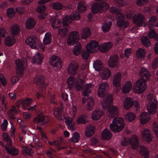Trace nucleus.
I'll use <instances>...</instances> for the list:
<instances>
[{
    "mask_svg": "<svg viewBox=\"0 0 158 158\" xmlns=\"http://www.w3.org/2000/svg\"><path fill=\"white\" fill-rule=\"evenodd\" d=\"M113 100L112 96L107 95L105 99L101 103L102 108L104 109H107L108 112V116L110 118H113L117 116L119 113L118 107L113 105L111 103Z\"/></svg>",
    "mask_w": 158,
    "mask_h": 158,
    "instance_id": "f257e3e1",
    "label": "nucleus"
},
{
    "mask_svg": "<svg viewBox=\"0 0 158 158\" xmlns=\"http://www.w3.org/2000/svg\"><path fill=\"white\" fill-rule=\"evenodd\" d=\"M124 126L123 119L121 117L114 119L112 123L110 125L111 131L115 132H118L122 131Z\"/></svg>",
    "mask_w": 158,
    "mask_h": 158,
    "instance_id": "f03ea898",
    "label": "nucleus"
},
{
    "mask_svg": "<svg viewBox=\"0 0 158 158\" xmlns=\"http://www.w3.org/2000/svg\"><path fill=\"white\" fill-rule=\"evenodd\" d=\"M147 87L146 80L140 79L137 80L134 85L133 90L136 93L141 94L146 90Z\"/></svg>",
    "mask_w": 158,
    "mask_h": 158,
    "instance_id": "7ed1b4c3",
    "label": "nucleus"
},
{
    "mask_svg": "<svg viewBox=\"0 0 158 158\" xmlns=\"http://www.w3.org/2000/svg\"><path fill=\"white\" fill-rule=\"evenodd\" d=\"M109 7V4L106 2H96L91 6V10L92 13L94 14L102 13L107 10Z\"/></svg>",
    "mask_w": 158,
    "mask_h": 158,
    "instance_id": "20e7f679",
    "label": "nucleus"
},
{
    "mask_svg": "<svg viewBox=\"0 0 158 158\" xmlns=\"http://www.w3.org/2000/svg\"><path fill=\"white\" fill-rule=\"evenodd\" d=\"M15 64L17 74L19 76H22L23 74L24 68L27 64L26 59H18L15 60Z\"/></svg>",
    "mask_w": 158,
    "mask_h": 158,
    "instance_id": "39448f33",
    "label": "nucleus"
},
{
    "mask_svg": "<svg viewBox=\"0 0 158 158\" xmlns=\"http://www.w3.org/2000/svg\"><path fill=\"white\" fill-rule=\"evenodd\" d=\"M79 34L77 31L70 32L66 40L69 45H73L77 44L79 40Z\"/></svg>",
    "mask_w": 158,
    "mask_h": 158,
    "instance_id": "423d86ee",
    "label": "nucleus"
},
{
    "mask_svg": "<svg viewBox=\"0 0 158 158\" xmlns=\"http://www.w3.org/2000/svg\"><path fill=\"white\" fill-rule=\"evenodd\" d=\"M99 45L96 40H93L90 41L86 45V50L89 53L97 52L99 49Z\"/></svg>",
    "mask_w": 158,
    "mask_h": 158,
    "instance_id": "0eeeda50",
    "label": "nucleus"
},
{
    "mask_svg": "<svg viewBox=\"0 0 158 158\" xmlns=\"http://www.w3.org/2000/svg\"><path fill=\"white\" fill-rule=\"evenodd\" d=\"M109 85L106 82H103L99 86L98 91V94L101 98H103L106 96L103 101L105 99L106 97L109 94H107L106 90L108 89Z\"/></svg>",
    "mask_w": 158,
    "mask_h": 158,
    "instance_id": "6e6552de",
    "label": "nucleus"
},
{
    "mask_svg": "<svg viewBox=\"0 0 158 158\" xmlns=\"http://www.w3.org/2000/svg\"><path fill=\"white\" fill-rule=\"evenodd\" d=\"M145 20L146 19L144 15L140 13L135 14L133 17L134 23L139 27L142 26Z\"/></svg>",
    "mask_w": 158,
    "mask_h": 158,
    "instance_id": "1a4fd4ad",
    "label": "nucleus"
},
{
    "mask_svg": "<svg viewBox=\"0 0 158 158\" xmlns=\"http://www.w3.org/2000/svg\"><path fill=\"white\" fill-rule=\"evenodd\" d=\"M78 65L75 61L71 62L68 69V73L70 75H75L78 70Z\"/></svg>",
    "mask_w": 158,
    "mask_h": 158,
    "instance_id": "9d476101",
    "label": "nucleus"
},
{
    "mask_svg": "<svg viewBox=\"0 0 158 158\" xmlns=\"http://www.w3.org/2000/svg\"><path fill=\"white\" fill-rule=\"evenodd\" d=\"M38 39L35 35H31L25 41L27 44L29 45L32 48H35L37 46Z\"/></svg>",
    "mask_w": 158,
    "mask_h": 158,
    "instance_id": "9b49d317",
    "label": "nucleus"
},
{
    "mask_svg": "<svg viewBox=\"0 0 158 158\" xmlns=\"http://www.w3.org/2000/svg\"><path fill=\"white\" fill-rule=\"evenodd\" d=\"M119 60L118 56L116 55L111 56L108 60V65L110 68H113L116 67Z\"/></svg>",
    "mask_w": 158,
    "mask_h": 158,
    "instance_id": "f8f14e48",
    "label": "nucleus"
},
{
    "mask_svg": "<svg viewBox=\"0 0 158 158\" xmlns=\"http://www.w3.org/2000/svg\"><path fill=\"white\" fill-rule=\"evenodd\" d=\"M118 26L120 30H123L126 28L128 26L129 23L127 21H124V15H120V17L118 18Z\"/></svg>",
    "mask_w": 158,
    "mask_h": 158,
    "instance_id": "ddd939ff",
    "label": "nucleus"
},
{
    "mask_svg": "<svg viewBox=\"0 0 158 158\" xmlns=\"http://www.w3.org/2000/svg\"><path fill=\"white\" fill-rule=\"evenodd\" d=\"M49 121V119L47 117L42 115L38 116L33 119L34 123H41L42 125H44L48 123Z\"/></svg>",
    "mask_w": 158,
    "mask_h": 158,
    "instance_id": "4468645a",
    "label": "nucleus"
},
{
    "mask_svg": "<svg viewBox=\"0 0 158 158\" xmlns=\"http://www.w3.org/2000/svg\"><path fill=\"white\" fill-rule=\"evenodd\" d=\"M51 64L55 67L60 68L61 62L60 58L58 56L53 55L51 57L50 59Z\"/></svg>",
    "mask_w": 158,
    "mask_h": 158,
    "instance_id": "2eb2a0df",
    "label": "nucleus"
},
{
    "mask_svg": "<svg viewBox=\"0 0 158 158\" xmlns=\"http://www.w3.org/2000/svg\"><path fill=\"white\" fill-rule=\"evenodd\" d=\"M21 30L20 26L16 24H14L12 25L9 29L10 34L13 36H16L18 35Z\"/></svg>",
    "mask_w": 158,
    "mask_h": 158,
    "instance_id": "dca6fc26",
    "label": "nucleus"
},
{
    "mask_svg": "<svg viewBox=\"0 0 158 158\" xmlns=\"http://www.w3.org/2000/svg\"><path fill=\"white\" fill-rule=\"evenodd\" d=\"M157 106L155 102L148 103L147 105V109L150 114H155L157 110Z\"/></svg>",
    "mask_w": 158,
    "mask_h": 158,
    "instance_id": "f3484780",
    "label": "nucleus"
},
{
    "mask_svg": "<svg viewBox=\"0 0 158 158\" xmlns=\"http://www.w3.org/2000/svg\"><path fill=\"white\" fill-rule=\"evenodd\" d=\"M134 105V100L132 98H126L123 101V107L126 110H129Z\"/></svg>",
    "mask_w": 158,
    "mask_h": 158,
    "instance_id": "a211bd4d",
    "label": "nucleus"
},
{
    "mask_svg": "<svg viewBox=\"0 0 158 158\" xmlns=\"http://www.w3.org/2000/svg\"><path fill=\"white\" fill-rule=\"evenodd\" d=\"M142 135L143 139L145 141L150 142L152 141L151 134L148 129H144L142 131Z\"/></svg>",
    "mask_w": 158,
    "mask_h": 158,
    "instance_id": "6ab92c4d",
    "label": "nucleus"
},
{
    "mask_svg": "<svg viewBox=\"0 0 158 158\" xmlns=\"http://www.w3.org/2000/svg\"><path fill=\"white\" fill-rule=\"evenodd\" d=\"M151 118L148 115L147 112H143L139 116V119L141 124H144L148 122Z\"/></svg>",
    "mask_w": 158,
    "mask_h": 158,
    "instance_id": "aec40b11",
    "label": "nucleus"
},
{
    "mask_svg": "<svg viewBox=\"0 0 158 158\" xmlns=\"http://www.w3.org/2000/svg\"><path fill=\"white\" fill-rule=\"evenodd\" d=\"M112 44L110 42L102 43L99 46V49L101 52L105 53L107 52L111 48Z\"/></svg>",
    "mask_w": 158,
    "mask_h": 158,
    "instance_id": "412c9836",
    "label": "nucleus"
},
{
    "mask_svg": "<svg viewBox=\"0 0 158 158\" xmlns=\"http://www.w3.org/2000/svg\"><path fill=\"white\" fill-rule=\"evenodd\" d=\"M65 122L69 130L73 131L75 130L76 127L75 125V122L72 118L67 117Z\"/></svg>",
    "mask_w": 158,
    "mask_h": 158,
    "instance_id": "4be33fe9",
    "label": "nucleus"
},
{
    "mask_svg": "<svg viewBox=\"0 0 158 158\" xmlns=\"http://www.w3.org/2000/svg\"><path fill=\"white\" fill-rule=\"evenodd\" d=\"M104 113L100 109H97L92 113L91 115L92 119L94 120H97L100 119L103 115Z\"/></svg>",
    "mask_w": 158,
    "mask_h": 158,
    "instance_id": "5701e85b",
    "label": "nucleus"
},
{
    "mask_svg": "<svg viewBox=\"0 0 158 158\" xmlns=\"http://www.w3.org/2000/svg\"><path fill=\"white\" fill-rule=\"evenodd\" d=\"M122 74L119 72L115 73L113 77V85H116L121 84V81L122 77Z\"/></svg>",
    "mask_w": 158,
    "mask_h": 158,
    "instance_id": "b1692460",
    "label": "nucleus"
},
{
    "mask_svg": "<svg viewBox=\"0 0 158 158\" xmlns=\"http://www.w3.org/2000/svg\"><path fill=\"white\" fill-rule=\"evenodd\" d=\"M132 85L130 81H127L125 82L122 87V91L125 94L129 93L132 89Z\"/></svg>",
    "mask_w": 158,
    "mask_h": 158,
    "instance_id": "393cba45",
    "label": "nucleus"
},
{
    "mask_svg": "<svg viewBox=\"0 0 158 158\" xmlns=\"http://www.w3.org/2000/svg\"><path fill=\"white\" fill-rule=\"evenodd\" d=\"M36 23V21L34 18H30L27 20L26 22V27L31 30L34 28Z\"/></svg>",
    "mask_w": 158,
    "mask_h": 158,
    "instance_id": "a878e982",
    "label": "nucleus"
},
{
    "mask_svg": "<svg viewBox=\"0 0 158 158\" xmlns=\"http://www.w3.org/2000/svg\"><path fill=\"white\" fill-rule=\"evenodd\" d=\"M129 139L130 143L133 149H135L138 147L139 144V139L137 136L135 135H133Z\"/></svg>",
    "mask_w": 158,
    "mask_h": 158,
    "instance_id": "bb28decb",
    "label": "nucleus"
},
{
    "mask_svg": "<svg viewBox=\"0 0 158 158\" xmlns=\"http://www.w3.org/2000/svg\"><path fill=\"white\" fill-rule=\"evenodd\" d=\"M43 58L44 56L42 54L37 53L33 57L32 61L38 64H40L42 62Z\"/></svg>",
    "mask_w": 158,
    "mask_h": 158,
    "instance_id": "cd10ccee",
    "label": "nucleus"
},
{
    "mask_svg": "<svg viewBox=\"0 0 158 158\" xmlns=\"http://www.w3.org/2000/svg\"><path fill=\"white\" fill-rule=\"evenodd\" d=\"M63 108L61 107L60 108H56L54 111V114L55 116L59 120H63L64 117L62 116Z\"/></svg>",
    "mask_w": 158,
    "mask_h": 158,
    "instance_id": "c85d7f7f",
    "label": "nucleus"
},
{
    "mask_svg": "<svg viewBox=\"0 0 158 158\" xmlns=\"http://www.w3.org/2000/svg\"><path fill=\"white\" fill-rule=\"evenodd\" d=\"M88 115L86 114L81 115L77 119V123L78 124H84L89 121Z\"/></svg>",
    "mask_w": 158,
    "mask_h": 158,
    "instance_id": "c756f323",
    "label": "nucleus"
},
{
    "mask_svg": "<svg viewBox=\"0 0 158 158\" xmlns=\"http://www.w3.org/2000/svg\"><path fill=\"white\" fill-rule=\"evenodd\" d=\"M111 74L110 71L107 68L104 69L101 72L100 75L103 80L108 79Z\"/></svg>",
    "mask_w": 158,
    "mask_h": 158,
    "instance_id": "7c9ffc66",
    "label": "nucleus"
},
{
    "mask_svg": "<svg viewBox=\"0 0 158 158\" xmlns=\"http://www.w3.org/2000/svg\"><path fill=\"white\" fill-rule=\"evenodd\" d=\"M147 53L146 50L142 48H139L136 51V56L139 60L143 59Z\"/></svg>",
    "mask_w": 158,
    "mask_h": 158,
    "instance_id": "2f4dec72",
    "label": "nucleus"
},
{
    "mask_svg": "<svg viewBox=\"0 0 158 158\" xmlns=\"http://www.w3.org/2000/svg\"><path fill=\"white\" fill-rule=\"evenodd\" d=\"M32 102V100L30 98H27L25 100H19L18 101V103L23 105V109H26V106H28Z\"/></svg>",
    "mask_w": 158,
    "mask_h": 158,
    "instance_id": "473e14b6",
    "label": "nucleus"
},
{
    "mask_svg": "<svg viewBox=\"0 0 158 158\" xmlns=\"http://www.w3.org/2000/svg\"><path fill=\"white\" fill-rule=\"evenodd\" d=\"M102 138L104 140H109L111 138L112 136L111 133L106 128L104 129L102 133Z\"/></svg>",
    "mask_w": 158,
    "mask_h": 158,
    "instance_id": "72a5a7b5",
    "label": "nucleus"
},
{
    "mask_svg": "<svg viewBox=\"0 0 158 158\" xmlns=\"http://www.w3.org/2000/svg\"><path fill=\"white\" fill-rule=\"evenodd\" d=\"M77 8L78 11L81 13H82L86 10L87 6L84 1L79 2L77 5Z\"/></svg>",
    "mask_w": 158,
    "mask_h": 158,
    "instance_id": "f704fd0d",
    "label": "nucleus"
},
{
    "mask_svg": "<svg viewBox=\"0 0 158 158\" xmlns=\"http://www.w3.org/2000/svg\"><path fill=\"white\" fill-rule=\"evenodd\" d=\"M15 42V39L13 37L7 36L5 39V42L6 45L8 46L13 45Z\"/></svg>",
    "mask_w": 158,
    "mask_h": 158,
    "instance_id": "c9c22d12",
    "label": "nucleus"
},
{
    "mask_svg": "<svg viewBox=\"0 0 158 158\" xmlns=\"http://www.w3.org/2000/svg\"><path fill=\"white\" fill-rule=\"evenodd\" d=\"M94 127L92 125L88 126L86 129L85 135L87 137H90L94 134Z\"/></svg>",
    "mask_w": 158,
    "mask_h": 158,
    "instance_id": "e433bc0d",
    "label": "nucleus"
},
{
    "mask_svg": "<svg viewBox=\"0 0 158 158\" xmlns=\"http://www.w3.org/2000/svg\"><path fill=\"white\" fill-rule=\"evenodd\" d=\"M61 25V20L59 19H54L52 20V26L53 29H57L59 28Z\"/></svg>",
    "mask_w": 158,
    "mask_h": 158,
    "instance_id": "4c0bfd02",
    "label": "nucleus"
},
{
    "mask_svg": "<svg viewBox=\"0 0 158 158\" xmlns=\"http://www.w3.org/2000/svg\"><path fill=\"white\" fill-rule=\"evenodd\" d=\"M34 82L36 84H41L44 83V77L41 75L36 76L34 79Z\"/></svg>",
    "mask_w": 158,
    "mask_h": 158,
    "instance_id": "58836bf2",
    "label": "nucleus"
},
{
    "mask_svg": "<svg viewBox=\"0 0 158 158\" xmlns=\"http://www.w3.org/2000/svg\"><path fill=\"white\" fill-rule=\"evenodd\" d=\"M5 149L7 152L13 156H16L19 154V150L14 147L9 148L7 146L5 147Z\"/></svg>",
    "mask_w": 158,
    "mask_h": 158,
    "instance_id": "ea45409f",
    "label": "nucleus"
},
{
    "mask_svg": "<svg viewBox=\"0 0 158 158\" xmlns=\"http://www.w3.org/2000/svg\"><path fill=\"white\" fill-rule=\"evenodd\" d=\"M111 26V21L106 20L102 26V29L104 32H106L109 31Z\"/></svg>",
    "mask_w": 158,
    "mask_h": 158,
    "instance_id": "a19ab883",
    "label": "nucleus"
},
{
    "mask_svg": "<svg viewBox=\"0 0 158 158\" xmlns=\"http://www.w3.org/2000/svg\"><path fill=\"white\" fill-rule=\"evenodd\" d=\"M81 49V45L80 43L76 45L73 48V52L76 56H78L80 53Z\"/></svg>",
    "mask_w": 158,
    "mask_h": 158,
    "instance_id": "79ce46f5",
    "label": "nucleus"
},
{
    "mask_svg": "<svg viewBox=\"0 0 158 158\" xmlns=\"http://www.w3.org/2000/svg\"><path fill=\"white\" fill-rule=\"evenodd\" d=\"M72 19L70 15H67L62 19V23L64 26H67L72 22Z\"/></svg>",
    "mask_w": 158,
    "mask_h": 158,
    "instance_id": "37998d69",
    "label": "nucleus"
},
{
    "mask_svg": "<svg viewBox=\"0 0 158 158\" xmlns=\"http://www.w3.org/2000/svg\"><path fill=\"white\" fill-rule=\"evenodd\" d=\"M93 66L96 70L99 71L102 68V63L99 60H96L94 62Z\"/></svg>",
    "mask_w": 158,
    "mask_h": 158,
    "instance_id": "c03bdc74",
    "label": "nucleus"
},
{
    "mask_svg": "<svg viewBox=\"0 0 158 158\" xmlns=\"http://www.w3.org/2000/svg\"><path fill=\"white\" fill-rule=\"evenodd\" d=\"M140 73L141 76L144 77L147 79H149L150 74L149 72L146 68H140Z\"/></svg>",
    "mask_w": 158,
    "mask_h": 158,
    "instance_id": "a18cd8bd",
    "label": "nucleus"
},
{
    "mask_svg": "<svg viewBox=\"0 0 158 158\" xmlns=\"http://www.w3.org/2000/svg\"><path fill=\"white\" fill-rule=\"evenodd\" d=\"M68 31V29L67 27H64L59 29L57 33L61 37H64L67 35Z\"/></svg>",
    "mask_w": 158,
    "mask_h": 158,
    "instance_id": "49530a36",
    "label": "nucleus"
},
{
    "mask_svg": "<svg viewBox=\"0 0 158 158\" xmlns=\"http://www.w3.org/2000/svg\"><path fill=\"white\" fill-rule=\"evenodd\" d=\"M93 87V85L91 84H87L84 87V89L83 91V95L85 96H87L88 94L90 91L91 89Z\"/></svg>",
    "mask_w": 158,
    "mask_h": 158,
    "instance_id": "de8ad7c7",
    "label": "nucleus"
},
{
    "mask_svg": "<svg viewBox=\"0 0 158 158\" xmlns=\"http://www.w3.org/2000/svg\"><path fill=\"white\" fill-rule=\"evenodd\" d=\"M51 35L50 32L46 33L43 39L44 44L47 45L51 43Z\"/></svg>",
    "mask_w": 158,
    "mask_h": 158,
    "instance_id": "09e8293b",
    "label": "nucleus"
},
{
    "mask_svg": "<svg viewBox=\"0 0 158 158\" xmlns=\"http://www.w3.org/2000/svg\"><path fill=\"white\" fill-rule=\"evenodd\" d=\"M87 102L86 109L87 110L90 111L93 108L94 103V99L91 98H89L87 99Z\"/></svg>",
    "mask_w": 158,
    "mask_h": 158,
    "instance_id": "8fccbe9b",
    "label": "nucleus"
},
{
    "mask_svg": "<svg viewBox=\"0 0 158 158\" xmlns=\"http://www.w3.org/2000/svg\"><path fill=\"white\" fill-rule=\"evenodd\" d=\"M136 118V116L134 113L128 112L126 114V119L129 122H131L134 121Z\"/></svg>",
    "mask_w": 158,
    "mask_h": 158,
    "instance_id": "3c124183",
    "label": "nucleus"
},
{
    "mask_svg": "<svg viewBox=\"0 0 158 158\" xmlns=\"http://www.w3.org/2000/svg\"><path fill=\"white\" fill-rule=\"evenodd\" d=\"M90 34L89 29L85 28L82 31V37L83 39H86L90 36Z\"/></svg>",
    "mask_w": 158,
    "mask_h": 158,
    "instance_id": "603ef678",
    "label": "nucleus"
},
{
    "mask_svg": "<svg viewBox=\"0 0 158 158\" xmlns=\"http://www.w3.org/2000/svg\"><path fill=\"white\" fill-rule=\"evenodd\" d=\"M84 84L83 80L80 79H78L77 80L75 84V87L76 89L79 91L82 90L83 85Z\"/></svg>",
    "mask_w": 158,
    "mask_h": 158,
    "instance_id": "864d4df0",
    "label": "nucleus"
},
{
    "mask_svg": "<svg viewBox=\"0 0 158 158\" xmlns=\"http://www.w3.org/2000/svg\"><path fill=\"white\" fill-rule=\"evenodd\" d=\"M141 40L143 45L146 47H149L151 44L150 40L148 38L145 36H143L141 37Z\"/></svg>",
    "mask_w": 158,
    "mask_h": 158,
    "instance_id": "5fc2aeb1",
    "label": "nucleus"
},
{
    "mask_svg": "<svg viewBox=\"0 0 158 158\" xmlns=\"http://www.w3.org/2000/svg\"><path fill=\"white\" fill-rule=\"evenodd\" d=\"M157 20V18L155 16H152L149 19L148 22V26L150 29L155 25V24Z\"/></svg>",
    "mask_w": 158,
    "mask_h": 158,
    "instance_id": "6e6d98bb",
    "label": "nucleus"
},
{
    "mask_svg": "<svg viewBox=\"0 0 158 158\" xmlns=\"http://www.w3.org/2000/svg\"><path fill=\"white\" fill-rule=\"evenodd\" d=\"M2 136L3 139L7 142L8 145L9 146H11L12 141L9 134L7 133H4Z\"/></svg>",
    "mask_w": 158,
    "mask_h": 158,
    "instance_id": "4d7b16f0",
    "label": "nucleus"
},
{
    "mask_svg": "<svg viewBox=\"0 0 158 158\" xmlns=\"http://www.w3.org/2000/svg\"><path fill=\"white\" fill-rule=\"evenodd\" d=\"M22 150L23 154L25 155H31L34 153L33 150L30 148H27L26 147H23Z\"/></svg>",
    "mask_w": 158,
    "mask_h": 158,
    "instance_id": "13d9d810",
    "label": "nucleus"
},
{
    "mask_svg": "<svg viewBox=\"0 0 158 158\" xmlns=\"http://www.w3.org/2000/svg\"><path fill=\"white\" fill-rule=\"evenodd\" d=\"M76 83V79L73 77H70L67 79V83L69 88H72Z\"/></svg>",
    "mask_w": 158,
    "mask_h": 158,
    "instance_id": "bf43d9fd",
    "label": "nucleus"
},
{
    "mask_svg": "<svg viewBox=\"0 0 158 158\" xmlns=\"http://www.w3.org/2000/svg\"><path fill=\"white\" fill-rule=\"evenodd\" d=\"M140 153L144 158H148L149 157V152L148 149L145 147L141 148Z\"/></svg>",
    "mask_w": 158,
    "mask_h": 158,
    "instance_id": "052dcab7",
    "label": "nucleus"
},
{
    "mask_svg": "<svg viewBox=\"0 0 158 158\" xmlns=\"http://www.w3.org/2000/svg\"><path fill=\"white\" fill-rule=\"evenodd\" d=\"M18 112V110L15 106H12L9 111V116L11 118H14L13 116L16 114Z\"/></svg>",
    "mask_w": 158,
    "mask_h": 158,
    "instance_id": "680f3d73",
    "label": "nucleus"
},
{
    "mask_svg": "<svg viewBox=\"0 0 158 158\" xmlns=\"http://www.w3.org/2000/svg\"><path fill=\"white\" fill-rule=\"evenodd\" d=\"M110 11L113 14L116 15L117 16V18L120 17V15H123L120 13L119 10L115 7L112 6L110 9Z\"/></svg>",
    "mask_w": 158,
    "mask_h": 158,
    "instance_id": "e2e57ef3",
    "label": "nucleus"
},
{
    "mask_svg": "<svg viewBox=\"0 0 158 158\" xmlns=\"http://www.w3.org/2000/svg\"><path fill=\"white\" fill-rule=\"evenodd\" d=\"M80 138L79 134L77 132H74L72 137L70 139L71 141L73 142H77Z\"/></svg>",
    "mask_w": 158,
    "mask_h": 158,
    "instance_id": "0e129e2a",
    "label": "nucleus"
},
{
    "mask_svg": "<svg viewBox=\"0 0 158 158\" xmlns=\"http://www.w3.org/2000/svg\"><path fill=\"white\" fill-rule=\"evenodd\" d=\"M6 14L9 18H14L15 15L14 9L12 8H8L6 11Z\"/></svg>",
    "mask_w": 158,
    "mask_h": 158,
    "instance_id": "69168bd1",
    "label": "nucleus"
},
{
    "mask_svg": "<svg viewBox=\"0 0 158 158\" xmlns=\"http://www.w3.org/2000/svg\"><path fill=\"white\" fill-rule=\"evenodd\" d=\"M147 100L149 102H156L155 97L152 94H149L147 96Z\"/></svg>",
    "mask_w": 158,
    "mask_h": 158,
    "instance_id": "338daca9",
    "label": "nucleus"
},
{
    "mask_svg": "<svg viewBox=\"0 0 158 158\" xmlns=\"http://www.w3.org/2000/svg\"><path fill=\"white\" fill-rule=\"evenodd\" d=\"M52 8L56 10H60L63 8V5L58 2H54L52 5Z\"/></svg>",
    "mask_w": 158,
    "mask_h": 158,
    "instance_id": "774afa93",
    "label": "nucleus"
}]
</instances>
